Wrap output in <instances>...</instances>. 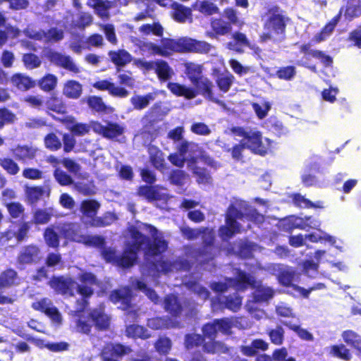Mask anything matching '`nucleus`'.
Segmentation results:
<instances>
[{"mask_svg":"<svg viewBox=\"0 0 361 361\" xmlns=\"http://www.w3.org/2000/svg\"><path fill=\"white\" fill-rule=\"evenodd\" d=\"M77 283L71 276L63 275L52 276L47 284L58 295L63 296H74V289L82 297L80 302L82 307L79 312H83L88 305V299L94 294V286L99 284L97 278L94 274L86 270H82L78 275Z\"/></svg>","mask_w":361,"mask_h":361,"instance_id":"1","label":"nucleus"},{"mask_svg":"<svg viewBox=\"0 0 361 361\" xmlns=\"http://www.w3.org/2000/svg\"><path fill=\"white\" fill-rule=\"evenodd\" d=\"M289 21L290 18L278 6L268 8L262 25V32L259 37V42H271L274 44L284 42Z\"/></svg>","mask_w":361,"mask_h":361,"instance_id":"2","label":"nucleus"},{"mask_svg":"<svg viewBox=\"0 0 361 361\" xmlns=\"http://www.w3.org/2000/svg\"><path fill=\"white\" fill-rule=\"evenodd\" d=\"M245 218L244 213L234 204H231L225 214V225L219 228V236L223 241H228L234 235L242 232V226L237 221Z\"/></svg>","mask_w":361,"mask_h":361,"instance_id":"3","label":"nucleus"},{"mask_svg":"<svg viewBox=\"0 0 361 361\" xmlns=\"http://www.w3.org/2000/svg\"><path fill=\"white\" fill-rule=\"evenodd\" d=\"M215 233L212 228L202 236V244L194 250L192 257L201 265L212 263L219 254V248L215 245Z\"/></svg>","mask_w":361,"mask_h":361,"instance_id":"4","label":"nucleus"},{"mask_svg":"<svg viewBox=\"0 0 361 361\" xmlns=\"http://www.w3.org/2000/svg\"><path fill=\"white\" fill-rule=\"evenodd\" d=\"M204 338H208L210 341L203 344V351L209 354H216L225 352L224 343L216 341L215 338L218 334L216 326L214 319L211 322L206 323L202 326Z\"/></svg>","mask_w":361,"mask_h":361,"instance_id":"5","label":"nucleus"},{"mask_svg":"<svg viewBox=\"0 0 361 361\" xmlns=\"http://www.w3.org/2000/svg\"><path fill=\"white\" fill-rule=\"evenodd\" d=\"M92 128L96 134L111 140L122 136L125 132L124 126L113 121H106V125H102L99 121H93Z\"/></svg>","mask_w":361,"mask_h":361,"instance_id":"6","label":"nucleus"},{"mask_svg":"<svg viewBox=\"0 0 361 361\" xmlns=\"http://www.w3.org/2000/svg\"><path fill=\"white\" fill-rule=\"evenodd\" d=\"M132 351L130 346L119 343H107L100 352L101 361H120L119 357L129 354Z\"/></svg>","mask_w":361,"mask_h":361,"instance_id":"7","label":"nucleus"},{"mask_svg":"<svg viewBox=\"0 0 361 361\" xmlns=\"http://www.w3.org/2000/svg\"><path fill=\"white\" fill-rule=\"evenodd\" d=\"M133 294L129 286H123L113 290L109 294V300L114 304H120L119 308L122 310H129L132 307Z\"/></svg>","mask_w":361,"mask_h":361,"instance_id":"8","label":"nucleus"},{"mask_svg":"<svg viewBox=\"0 0 361 361\" xmlns=\"http://www.w3.org/2000/svg\"><path fill=\"white\" fill-rule=\"evenodd\" d=\"M33 310L44 313L56 324H61L62 321L61 313L51 301L47 298H43L32 303Z\"/></svg>","mask_w":361,"mask_h":361,"instance_id":"9","label":"nucleus"},{"mask_svg":"<svg viewBox=\"0 0 361 361\" xmlns=\"http://www.w3.org/2000/svg\"><path fill=\"white\" fill-rule=\"evenodd\" d=\"M145 226L154 238L152 242L149 241L147 243V253L151 256L155 257L165 252L168 249V241L163 238L156 237L158 234V230L154 226L145 224Z\"/></svg>","mask_w":361,"mask_h":361,"instance_id":"10","label":"nucleus"},{"mask_svg":"<svg viewBox=\"0 0 361 361\" xmlns=\"http://www.w3.org/2000/svg\"><path fill=\"white\" fill-rule=\"evenodd\" d=\"M41 250L38 245L30 244L24 246L19 252L17 262L20 265L36 264L40 260Z\"/></svg>","mask_w":361,"mask_h":361,"instance_id":"11","label":"nucleus"},{"mask_svg":"<svg viewBox=\"0 0 361 361\" xmlns=\"http://www.w3.org/2000/svg\"><path fill=\"white\" fill-rule=\"evenodd\" d=\"M47 56L49 60L56 66L73 73H80V68L74 63L70 56L63 55L57 51H50Z\"/></svg>","mask_w":361,"mask_h":361,"instance_id":"12","label":"nucleus"},{"mask_svg":"<svg viewBox=\"0 0 361 361\" xmlns=\"http://www.w3.org/2000/svg\"><path fill=\"white\" fill-rule=\"evenodd\" d=\"M338 13L348 22L361 17V0H346L345 5L340 8Z\"/></svg>","mask_w":361,"mask_h":361,"instance_id":"13","label":"nucleus"},{"mask_svg":"<svg viewBox=\"0 0 361 361\" xmlns=\"http://www.w3.org/2000/svg\"><path fill=\"white\" fill-rule=\"evenodd\" d=\"M89 318L99 331H107L110 327L111 317L104 308H94L89 313Z\"/></svg>","mask_w":361,"mask_h":361,"instance_id":"14","label":"nucleus"},{"mask_svg":"<svg viewBox=\"0 0 361 361\" xmlns=\"http://www.w3.org/2000/svg\"><path fill=\"white\" fill-rule=\"evenodd\" d=\"M56 230L61 236L68 241L80 243L83 234L79 233V228L75 223L65 222L56 226Z\"/></svg>","mask_w":361,"mask_h":361,"instance_id":"15","label":"nucleus"},{"mask_svg":"<svg viewBox=\"0 0 361 361\" xmlns=\"http://www.w3.org/2000/svg\"><path fill=\"white\" fill-rule=\"evenodd\" d=\"M37 149L27 145H18L11 149L13 157L23 163H28L36 158Z\"/></svg>","mask_w":361,"mask_h":361,"instance_id":"16","label":"nucleus"},{"mask_svg":"<svg viewBox=\"0 0 361 361\" xmlns=\"http://www.w3.org/2000/svg\"><path fill=\"white\" fill-rule=\"evenodd\" d=\"M93 87L99 91H108L109 94L115 97L125 98L129 92L122 87H117L109 80H100L92 85Z\"/></svg>","mask_w":361,"mask_h":361,"instance_id":"17","label":"nucleus"},{"mask_svg":"<svg viewBox=\"0 0 361 361\" xmlns=\"http://www.w3.org/2000/svg\"><path fill=\"white\" fill-rule=\"evenodd\" d=\"M163 307L172 317H179L183 311V306L178 297L174 294L166 295L163 301Z\"/></svg>","mask_w":361,"mask_h":361,"instance_id":"18","label":"nucleus"},{"mask_svg":"<svg viewBox=\"0 0 361 361\" xmlns=\"http://www.w3.org/2000/svg\"><path fill=\"white\" fill-rule=\"evenodd\" d=\"M161 42L164 46L165 56H169L173 53H185V37H162Z\"/></svg>","mask_w":361,"mask_h":361,"instance_id":"19","label":"nucleus"},{"mask_svg":"<svg viewBox=\"0 0 361 361\" xmlns=\"http://www.w3.org/2000/svg\"><path fill=\"white\" fill-rule=\"evenodd\" d=\"M245 140H246V148L251 150L253 153L261 156L267 154V149L264 146L262 141V136L259 132L252 133H248Z\"/></svg>","mask_w":361,"mask_h":361,"instance_id":"20","label":"nucleus"},{"mask_svg":"<svg viewBox=\"0 0 361 361\" xmlns=\"http://www.w3.org/2000/svg\"><path fill=\"white\" fill-rule=\"evenodd\" d=\"M129 233L132 240L127 241L125 245L139 253L142 250L143 246L149 242V238L135 226H131L129 228Z\"/></svg>","mask_w":361,"mask_h":361,"instance_id":"21","label":"nucleus"},{"mask_svg":"<svg viewBox=\"0 0 361 361\" xmlns=\"http://www.w3.org/2000/svg\"><path fill=\"white\" fill-rule=\"evenodd\" d=\"M188 167L192 171L199 184H206L211 182L212 176L206 168L197 165V159L191 157L188 160Z\"/></svg>","mask_w":361,"mask_h":361,"instance_id":"22","label":"nucleus"},{"mask_svg":"<svg viewBox=\"0 0 361 361\" xmlns=\"http://www.w3.org/2000/svg\"><path fill=\"white\" fill-rule=\"evenodd\" d=\"M138 252L125 245L122 253L118 255L116 265L123 269L133 267L137 261Z\"/></svg>","mask_w":361,"mask_h":361,"instance_id":"23","label":"nucleus"},{"mask_svg":"<svg viewBox=\"0 0 361 361\" xmlns=\"http://www.w3.org/2000/svg\"><path fill=\"white\" fill-rule=\"evenodd\" d=\"M233 281L235 287L240 291H245L248 288H252L257 282L255 276L240 269L238 270Z\"/></svg>","mask_w":361,"mask_h":361,"instance_id":"24","label":"nucleus"},{"mask_svg":"<svg viewBox=\"0 0 361 361\" xmlns=\"http://www.w3.org/2000/svg\"><path fill=\"white\" fill-rule=\"evenodd\" d=\"M269 343L262 338H255L251 341L249 345H240V350L241 353L247 357H254L258 355V350L263 352L269 349Z\"/></svg>","mask_w":361,"mask_h":361,"instance_id":"25","label":"nucleus"},{"mask_svg":"<svg viewBox=\"0 0 361 361\" xmlns=\"http://www.w3.org/2000/svg\"><path fill=\"white\" fill-rule=\"evenodd\" d=\"M172 8L171 17L177 23H184L188 20H192V10L190 8L183 6L178 2L171 4Z\"/></svg>","mask_w":361,"mask_h":361,"instance_id":"26","label":"nucleus"},{"mask_svg":"<svg viewBox=\"0 0 361 361\" xmlns=\"http://www.w3.org/2000/svg\"><path fill=\"white\" fill-rule=\"evenodd\" d=\"M167 88L174 95L177 97H183L187 99H192L197 95V92L195 89L186 87L185 85L178 82H169L167 84Z\"/></svg>","mask_w":361,"mask_h":361,"instance_id":"27","label":"nucleus"},{"mask_svg":"<svg viewBox=\"0 0 361 361\" xmlns=\"http://www.w3.org/2000/svg\"><path fill=\"white\" fill-rule=\"evenodd\" d=\"M111 62L117 67V71H119L121 67L130 63L133 57L131 54L123 49H120L116 51L111 50L108 53Z\"/></svg>","mask_w":361,"mask_h":361,"instance_id":"28","label":"nucleus"},{"mask_svg":"<svg viewBox=\"0 0 361 361\" xmlns=\"http://www.w3.org/2000/svg\"><path fill=\"white\" fill-rule=\"evenodd\" d=\"M211 49V44L207 42L185 37V53L207 54Z\"/></svg>","mask_w":361,"mask_h":361,"instance_id":"29","label":"nucleus"},{"mask_svg":"<svg viewBox=\"0 0 361 361\" xmlns=\"http://www.w3.org/2000/svg\"><path fill=\"white\" fill-rule=\"evenodd\" d=\"M252 289H255L252 298L253 301L255 302L259 303L268 301L274 296V291L273 288L263 286L261 281H257Z\"/></svg>","mask_w":361,"mask_h":361,"instance_id":"30","label":"nucleus"},{"mask_svg":"<svg viewBox=\"0 0 361 361\" xmlns=\"http://www.w3.org/2000/svg\"><path fill=\"white\" fill-rule=\"evenodd\" d=\"M11 82L14 87L21 91H27L36 85V82L30 77L20 73L13 74Z\"/></svg>","mask_w":361,"mask_h":361,"instance_id":"31","label":"nucleus"},{"mask_svg":"<svg viewBox=\"0 0 361 361\" xmlns=\"http://www.w3.org/2000/svg\"><path fill=\"white\" fill-rule=\"evenodd\" d=\"M19 281L18 272L14 269H6L0 274V286L2 290L18 285Z\"/></svg>","mask_w":361,"mask_h":361,"instance_id":"32","label":"nucleus"},{"mask_svg":"<svg viewBox=\"0 0 361 361\" xmlns=\"http://www.w3.org/2000/svg\"><path fill=\"white\" fill-rule=\"evenodd\" d=\"M82 86L77 80H68L64 85L63 88V94L72 99H77L82 95Z\"/></svg>","mask_w":361,"mask_h":361,"instance_id":"33","label":"nucleus"},{"mask_svg":"<svg viewBox=\"0 0 361 361\" xmlns=\"http://www.w3.org/2000/svg\"><path fill=\"white\" fill-rule=\"evenodd\" d=\"M235 81V77L228 71L219 73L215 80L219 90L223 93L228 92Z\"/></svg>","mask_w":361,"mask_h":361,"instance_id":"34","label":"nucleus"},{"mask_svg":"<svg viewBox=\"0 0 361 361\" xmlns=\"http://www.w3.org/2000/svg\"><path fill=\"white\" fill-rule=\"evenodd\" d=\"M56 227L49 226L44 230L43 238L49 247L57 249L60 245V233L56 231Z\"/></svg>","mask_w":361,"mask_h":361,"instance_id":"35","label":"nucleus"},{"mask_svg":"<svg viewBox=\"0 0 361 361\" xmlns=\"http://www.w3.org/2000/svg\"><path fill=\"white\" fill-rule=\"evenodd\" d=\"M149 161L152 165L159 170L165 167V159L164 153L156 146H150L148 149Z\"/></svg>","mask_w":361,"mask_h":361,"instance_id":"36","label":"nucleus"},{"mask_svg":"<svg viewBox=\"0 0 361 361\" xmlns=\"http://www.w3.org/2000/svg\"><path fill=\"white\" fill-rule=\"evenodd\" d=\"M192 84L196 88L195 90L197 92V94L200 92L204 97L209 99L212 97V88L214 85L212 82L207 78L200 77L198 78L197 82H193Z\"/></svg>","mask_w":361,"mask_h":361,"instance_id":"37","label":"nucleus"},{"mask_svg":"<svg viewBox=\"0 0 361 361\" xmlns=\"http://www.w3.org/2000/svg\"><path fill=\"white\" fill-rule=\"evenodd\" d=\"M100 204L96 200H85L81 202L80 210L82 215L90 220L97 215Z\"/></svg>","mask_w":361,"mask_h":361,"instance_id":"38","label":"nucleus"},{"mask_svg":"<svg viewBox=\"0 0 361 361\" xmlns=\"http://www.w3.org/2000/svg\"><path fill=\"white\" fill-rule=\"evenodd\" d=\"M126 335L128 338L134 339L141 338L145 340L151 337L150 334L145 326L135 324L126 326Z\"/></svg>","mask_w":361,"mask_h":361,"instance_id":"39","label":"nucleus"},{"mask_svg":"<svg viewBox=\"0 0 361 361\" xmlns=\"http://www.w3.org/2000/svg\"><path fill=\"white\" fill-rule=\"evenodd\" d=\"M296 276L297 272L293 268L286 267L279 270L277 279L281 286L290 287Z\"/></svg>","mask_w":361,"mask_h":361,"instance_id":"40","label":"nucleus"},{"mask_svg":"<svg viewBox=\"0 0 361 361\" xmlns=\"http://www.w3.org/2000/svg\"><path fill=\"white\" fill-rule=\"evenodd\" d=\"M116 220V216L111 212H105L101 216H94L89 221V225L94 228H102L111 225Z\"/></svg>","mask_w":361,"mask_h":361,"instance_id":"41","label":"nucleus"},{"mask_svg":"<svg viewBox=\"0 0 361 361\" xmlns=\"http://www.w3.org/2000/svg\"><path fill=\"white\" fill-rule=\"evenodd\" d=\"M319 226V221L312 216H308L303 218H296L295 223H293L291 226V228H299L301 230L309 231L310 229H317Z\"/></svg>","mask_w":361,"mask_h":361,"instance_id":"42","label":"nucleus"},{"mask_svg":"<svg viewBox=\"0 0 361 361\" xmlns=\"http://www.w3.org/2000/svg\"><path fill=\"white\" fill-rule=\"evenodd\" d=\"M155 73L161 81H166L171 78L172 69L169 63L164 60H157L154 62Z\"/></svg>","mask_w":361,"mask_h":361,"instance_id":"43","label":"nucleus"},{"mask_svg":"<svg viewBox=\"0 0 361 361\" xmlns=\"http://www.w3.org/2000/svg\"><path fill=\"white\" fill-rule=\"evenodd\" d=\"M210 25L212 31L216 35H225L229 33L232 30L231 23L221 18L212 19Z\"/></svg>","mask_w":361,"mask_h":361,"instance_id":"44","label":"nucleus"},{"mask_svg":"<svg viewBox=\"0 0 361 361\" xmlns=\"http://www.w3.org/2000/svg\"><path fill=\"white\" fill-rule=\"evenodd\" d=\"M47 108L54 112L59 114H65L66 113V106L63 103L61 98L56 95H51L47 98L45 102Z\"/></svg>","mask_w":361,"mask_h":361,"instance_id":"45","label":"nucleus"},{"mask_svg":"<svg viewBox=\"0 0 361 361\" xmlns=\"http://www.w3.org/2000/svg\"><path fill=\"white\" fill-rule=\"evenodd\" d=\"M137 195L145 197L148 202H153L160 199L159 191L152 185H143L138 187Z\"/></svg>","mask_w":361,"mask_h":361,"instance_id":"46","label":"nucleus"},{"mask_svg":"<svg viewBox=\"0 0 361 361\" xmlns=\"http://www.w3.org/2000/svg\"><path fill=\"white\" fill-rule=\"evenodd\" d=\"M148 326L152 329L161 330L174 328L177 325L173 323L168 317H156L149 320Z\"/></svg>","mask_w":361,"mask_h":361,"instance_id":"47","label":"nucleus"},{"mask_svg":"<svg viewBox=\"0 0 361 361\" xmlns=\"http://www.w3.org/2000/svg\"><path fill=\"white\" fill-rule=\"evenodd\" d=\"M57 82L58 78L55 75L47 73L38 80L37 85L42 91L49 92L56 88Z\"/></svg>","mask_w":361,"mask_h":361,"instance_id":"48","label":"nucleus"},{"mask_svg":"<svg viewBox=\"0 0 361 361\" xmlns=\"http://www.w3.org/2000/svg\"><path fill=\"white\" fill-rule=\"evenodd\" d=\"M266 334L268 335L270 342L276 345H281L285 340V331L281 325L275 328L267 329Z\"/></svg>","mask_w":361,"mask_h":361,"instance_id":"49","label":"nucleus"},{"mask_svg":"<svg viewBox=\"0 0 361 361\" xmlns=\"http://www.w3.org/2000/svg\"><path fill=\"white\" fill-rule=\"evenodd\" d=\"M329 353L332 356L344 361H350L352 358L350 350L342 343L331 345Z\"/></svg>","mask_w":361,"mask_h":361,"instance_id":"50","label":"nucleus"},{"mask_svg":"<svg viewBox=\"0 0 361 361\" xmlns=\"http://www.w3.org/2000/svg\"><path fill=\"white\" fill-rule=\"evenodd\" d=\"M154 97L152 93H148L145 95H135L130 98V103L136 110H142L147 107L149 102L154 100Z\"/></svg>","mask_w":361,"mask_h":361,"instance_id":"51","label":"nucleus"},{"mask_svg":"<svg viewBox=\"0 0 361 361\" xmlns=\"http://www.w3.org/2000/svg\"><path fill=\"white\" fill-rule=\"evenodd\" d=\"M204 343V338L200 334H187L185 335L184 345L187 350H191L200 345L203 346Z\"/></svg>","mask_w":361,"mask_h":361,"instance_id":"52","label":"nucleus"},{"mask_svg":"<svg viewBox=\"0 0 361 361\" xmlns=\"http://www.w3.org/2000/svg\"><path fill=\"white\" fill-rule=\"evenodd\" d=\"M185 73L191 82H197L198 78L203 76L202 75V66L201 65L189 62L185 64Z\"/></svg>","mask_w":361,"mask_h":361,"instance_id":"53","label":"nucleus"},{"mask_svg":"<svg viewBox=\"0 0 361 361\" xmlns=\"http://www.w3.org/2000/svg\"><path fill=\"white\" fill-rule=\"evenodd\" d=\"M52 217V212L47 209H37L33 214L32 221L36 225L46 224Z\"/></svg>","mask_w":361,"mask_h":361,"instance_id":"54","label":"nucleus"},{"mask_svg":"<svg viewBox=\"0 0 361 361\" xmlns=\"http://www.w3.org/2000/svg\"><path fill=\"white\" fill-rule=\"evenodd\" d=\"M63 262L60 253L51 252L47 255L44 259V266L47 268L56 269L59 267L60 269L63 267Z\"/></svg>","mask_w":361,"mask_h":361,"instance_id":"55","label":"nucleus"},{"mask_svg":"<svg viewBox=\"0 0 361 361\" xmlns=\"http://www.w3.org/2000/svg\"><path fill=\"white\" fill-rule=\"evenodd\" d=\"M0 166L8 175L11 176H16L20 171L18 164L10 157H4L0 159Z\"/></svg>","mask_w":361,"mask_h":361,"instance_id":"56","label":"nucleus"},{"mask_svg":"<svg viewBox=\"0 0 361 361\" xmlns=\"http://www.w3.org/2000/svg\"><path fill=\"white\" fill-rule=\"evenodd\" d=\"M283 324L289 329L295 332L302 340L307 341H313V335L307 329L301 328L300 325L293 324L289 322H283Z\"/></svg>","mask_w":361,"mask_h":361,"instance_id":"57","label":"nucleus"},{"mask_svg":"<svg viewBox=\"0 0 361 361\" xmlns=\"http://www.w3.org/2000/svg\"><path fill=\"white\" fill-rule=\"evenodd\" d=\"M343 341L354 349L361 343V336L353 330H345L341 334Z\"/></svg>","mask_w":361,"mask_h":361,"instance_id":"58","label":"nucleus"},{"mask_svg":"<svg viewBox=\"0 0 361 361\" xmlns=\"http://www.w3.org/2000/svg\"><path fill=\"white\" fill-rule=\"evenodd\" d=\"M87 104L93 111L99 113H107L108 106L104 103L102 97L90 96L87 99Z\"/></svg>","mask_w":361,"mask_h":361,"instance_id":"59","label":"nucleus"},{"mask_svg":"<svg viewBox=\"0 0 361 361\" xmlns=\"http://www.w3.org/2000/svg\"><path fill=\"white\" fill-rule=\"evenodd\" d=\"M139 30L145 35L152 33L160 37L164 35V27L159 22H155L152 24H144L140 27Z\"/></svg>","mask_w":361,"mask_h":361,"instance_id":"60","label":"nucleus"},{"mask_svg":"<svg viewBox=\"0 0 361 361\" xmlns=\"http://www.w3.org/2000/svg\"><path fill=\"white\" fill-rule=\"evenodd\" d=\"M80 243L87 246L104 248L105 245V239L104 237L100 235H89L83 234Z\"/></svg>","mask_w":361,"mask_h":361,"instance_id":"61","label":"nucleus"},{"mask_svg":"<svg viewBox=\"0 0 361 361\" xmlns=\"http://www.w3.org/2000/svg\"><path fill=\"white\" fill-rule=\"evenodd\" d=\"M242 305V298L238 294L229 295L225 297L224 307L234 312H238Z\"/></svg>","mask_w":361,"mask_h":361,"instance_id":"62","label":"nucleus"},{"mask_svg":"<svg viewBox=\"0 0 361 361\" xmlns=\"http://www.w3.org/2000/svg\"><path fill=\"white\" fill-rule=\"evenodd\" d=\"M171 341L168 337H160L154 343L156 351L160 354L166 355L171 349Z\"/></svg>","mask_w":361,"mask_h":361,"instance_id":"63","label":"nucleus"},{"mask_svg":"<svg viewBox=\"0 0 361 361\" xmlns=\"http://www.w3.org/2000/svg\"><path fill=\"white\" fill-rule=\"evenodd\" d=\"M296 75V68L294 66L280 67L276 72V76L286 81L291 80Z\"/></svg>","mask_w":361,"mask_h":361,"instance_id":"64","label":"nucleus"}]
</instances>
